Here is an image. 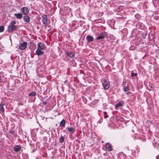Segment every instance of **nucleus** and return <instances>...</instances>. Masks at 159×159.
I'll return each instance as SVG.
<instances>
[{"mask_svg": "<svg viewBox=\"0 0 159 159\" xmlns=\"http://www.w3.org/2000/svg\"><path fill=\"white\" fill-rule=\"evenodd\" d=\"M16 24V21L15 20H13L11 22L8 29V30L9 32L11 33L14 30L17 29V26L15 25Z\"/></svg>", "mask_w": 159, "mask_h": 159, "instance_id": "1", "label": "nucleus"}, {"mask_svg": "<svg viewBox=\"0 0 159 159\" xmlns=\"http://www.w3.org/2000/svg\"><path fill=\"white\" fill-rule=\"evenodd\" d=\"M102 85L105 89H108L110 86L109 81L106 79L103 80L102 82Z\"/></svg>", "mask_w": 159, "mask_h": 159, "instance_id": "2", "label": "nucleus"}, {"mask_svg": "<svg viewBox=\"0 0 159 159\" xmlns=\"http://www.w3.org/2000/svg\"><path fill=\"white\" fill-rule=\"evenodd\" d=\"M27 43L26 42H23L20 43L19 48L21 50H24L27 48Z\"/></svg>", "mask_w": 159, "mask_h": 159, "instance_id": "3", "label": "nucleus"}, {"mask_svg": "<svg viewBox=\"0 0 159 159\" xmlns=\"http://www.w3.org/2000/svg\"><path fill=\"white\" fill-rule=\"evenodd\" d=\"M38 49L42 50L45 48V45L42 43H39L38 44Z\"/></svg>", "mask_w": 159, "mask_h": 159, "instance_id": "4", "label": "nucleus"}, {"mask_svg": "<svg viewBox=\"0 0 159 159\" xmlns=\"http://www.w3.org/2000/svg\"><path fill=\"white\" fill-rule=\"evenodd\" d=\"M47 18L48 17L46 15H44L42 16V20L43 23L45 25H46L48 24Z\"/></svg>", "mask_w": 159, "mask_h": 159, "instance_id": "5", "label": "nucleus"}, {"mask_svg": "<svg viewBox=\"0 0 159 159\" xmlns=\"http://www.w3.org/2000/svg\"><path fill=\"white\" fill-rule=\"evenodd\" d=\"M22 13L25 15H27L29 13V10L26 7H23L21 9Z\"/></svg>", "mask_w": 159, "mask_h": 159, "instance_id": "6", "label": "nucleus"}, {"mask_svg": "<svg viewBox=\"0 0 159 159\" xmlns=\"http://www.w3.org/2000/svg\"><path fill=\"white\" fill-rule=\"evenodd\" d=\"M106 149L109 151H111L112 149V146L110 143H107L105 144Z\"/></svg>", "mask_w": 159, "mask_h": 159, "instance_id": "7", "label": "nucleus"}, {"mask_svg": "<svg viewBox=\"0 0 159 159\" xmlns=\"http://www.w3.org/2000/svg\"><path fill=\"white\" fill-rule=\"evenodd\" d=\"M44 52L42 51L41 50L39 49H37L35 52V54L38 55V56L42 55L44 54Z\"/></svg>", "mask_w": 159, "mask_h": 159, "instance_id": "8", "label": "nucleus"}, {"mask_svg": "<svg viewBox=\"0 0 159 159\" xmlns=\"http://www.w3.org/2000/svg\"><path fill=\"white\" fill-rule=\"evenodd\" d=\"M23 19L24 21L27 23H28L30 21V18L28 16L25 15L24 16Z\"/></svg>", "mask_w": 159, "mask_h": 159, "instance_id": "9", "label": "nucleus"}, {"mask_svg": "<svg viewBox=\"0 0 159 159\" xmlns=\"http://www.w3.org/2000/svg\"><path fill=\"white\" fill-rule=\"evenodd\" d=\"M5 106V103L3 102H2L0 104V111H2L3 113L4 112V109L3 106Z\"/></svg>", "mask_w": 159, "mask_h": 159, "instance_id": "10", "label": "nucleus"}, {"mask_svg": "<svg viewBox=\"0 0 159 159\" xmlns=\"http://www.w3.org/2000/svg\"><path fill=\"white\" fill-rule=\"evenodd\" d=\"M86 39L89 42L92 41L93 40V38L91 35H87L86 37Z\"/></svg>", "mask_w": 159, "mask_h": 159, "instance_id": "11", "label": "nucleus"}, {"mask_svg": "<svg viewBox=\"0 0 159 159\" xmlns=\"http://www.w3.org/2000/svg\"><path fill=\"white\" fill-rule=\"evenodd\" d=\"M66 53L68 57L71 58L72 57L75 55V53L71 52H66Z\"/></svg>", "mask_w": 159, "mask_h": 159, "instance_id": "12", "label": "nucleus"}, {"mask_svg": "<svg viewBox=\"0 0 159 159\" xmlns=\"http://www.w3.org/2000/svg\"><path fill=\"white\" fill-rule=\"evenodd\" d=\"M104 34L103 33L100 34L98 35V37L97 38V39H103L104 37Z\"/></svg>", "mask_w": 159, "mask_h": 159, "instance_id": "13", "label": "nucleus"}, {"mask_svg": "<svg viewBox=\"0 0 159 159\" xmlns=\"http://www.w3.org/2000/svg\"><path fill=\"white\" fill-rule=\"evenodd\" d=\"M14 15L18 19H21L23 17L21 13H15Z\"/></svg>", "mask_w": 159, "mask_h": 159, "instance_id": "14", "label": "nucleus"}, {"mask_svg": "<svg viewBox=\"0 0 159 159\" xmlns=\"http://www.w3.org/2000/svg\"><path fill=\"white\" fill-rule=\"evenodd\" d=\"M21 149V147L18 145L16 146L14 148V150L15 151L18 152Z\"/></svg>", "mask_w": 159, "mask_h": 159, "instance_id": "15", "label": "nucleus"}, {"mask_svg": "<svg viewBox=\"0 0 159 159\" xmlns=\"http://www.w3.org/2000/svg\"><path fill=\"white\" fill-rule=\"evenodd\" d=\"M123 104V102L122 101L120 102L117 104L115 106V107H118L122 106Z\"/></svg>", "mask_w": 159, "mask_h": 159, "instance_id": "16", "label": "nucleus"}, {"mask_svg": "<svg viewBox=\"0 0 159 159\" xmlns=\"http://www.w3.org/2000/svg\"><path fill=\"white\" fill-rule=\"evenodd\" d=\"M36 93L35 92H33L32 93H30L28 94V95L29 96H33L34 97L36 95Z\"/></svg>", "mask_w": 159, "mask_h": 159, "instance_id": "17", "label": "nucleus"}, {"mask_svg": "<svg viewBox=\"0 0 159 159\" xmlns=\"http://www.w3.org/2000/svg\"><path fill=\"white\" fill-rule=\"evenodd\" d=\"M65 121L64 120H63L61 122L60 126L61 127H63L65 126Z\"/></svg>", "mask_w": 159, "mask_h": 159, "instance_id": "18", "label": "nucleus"}, {"mask_svg": "<svg viewBox=\"0 0 159 159\" xmlns=\"http://www.w3.org/2000/svg\"><path fill=\"white\" fill-rule=\"evenodd\" d=\"M68 130L72 133H73L75 131V129L72 127L68 128Z\"/></svg>", "mask_w": 159, "mask_h": 159, "instance_id": "19", "label": "nucleus"}, {"mask_svg": "<svg viewBox=\"0 0 159 159\" xmlns=\"http://www.w3.org/2000/svg\"><path fill=\"white\" fill-rule=\"evenodd\" d=\"M64 138L62 136L59 139V142L60 143H62L64 142Z\"/></svg>", "mask_w": 159, "mask_h": 159, "instance_id": "20", "label": "nucleus"}, {"mask_svg": "<svg viewBox=\"0 0 159 159\" xmlns=\"http://www.w3.org/2000/svg\"><path fill=\"white\" fill-rule=\"evenodd\" d=\"M103 114L104 115V118H107L108 117V116L107 114V112H104Z\"/></svg>", "mask_w": 159, "mask_h": 159, "instance_id": "21", "label": "nucleus"}, {"mask_svg": "<svg viewBox=\"0 0 159 159\" xmlns=\"http://www.w3.org/2000/svg\"><path fill=\"white\" fill-rule=\"evenodd\" d=\"M4 30V27L3 26L0 27V32H3Z\"/></svg>", "mask_w": 159, "mask_h": 159, "instance_id": "22", "label": "nucleus"}, {"mask_svg": "<svg viewBox=\"0 0 159 159\" xmlns=\"http://www.w3.org/2000/svg\"><path fill=\"white\" fill-rule=\"evenodd\" d=\"M129 88L128 87L124 86L123 88V90L124 91L126 92L129 90Z\"/></svg>", "mask_w": 159, "mask_h": 159, "instance_id": "23", "label": "nucleus"}, {"mask_svg": "<svg viewBox=\"0 0 159 159\" xmlns=\"http://www.w3.org/2000/svg\"><path fill=\"white\" fill-rule=\"evenodd\" d=\"M137 75V74L136 73H132L131 74V76L134 77V76H136Z\"/></svg>", "mask_w": 159, "mask_h": 159, "instance_id": "24", "label": "nucleus"}, {"mask_svg": "<svg viewBox=\"0 0 159 159\" xmlns=\"http://www.w3.org/2000/svg\"><path fill=\"white\" fill-rule=\"evenodd\" d=\"M146 34H145L144 33H143L142 34V36L143 37V38H145V37H146Z\"/></svg>", "mask_w": 159, "mask_h": 159, "instance_id": "25", "label": "nucleus"}, {"mask_svg": "<svg viewBox=\"0 0 159 159\" xmlns=\"http://www.w3.org/2000/svg\"><path fill=\"white\" fill-rule=\"evenodd\" d=\"M9 132L11 134H14V131H10Z\"/></svg>", "mask_w": 159, "mask_h": 159, "instance_id": "26", "label": "nucleus"}, {"mask_svg": "<svg viewBox=\"0 0 159 159\" xmlns=\"http://www.w3.org/2000/svg\"><path fill=\"white\" fill-rule=\"evenodd\" d=\"M35 98H34V99L32 101V102H34L35 101Z\"/></svg>", "mask_w": 159, "mask_h": 159, "instance_id": "27", "label": "nucleus"}, {"mask_svg": "<svg viewBox=\"0 0 159 159\" xmlns=\"http://www.w3.org/2000/svg\"><path fill=\"white\" fill-rule=\"evenodd\" d=\"M43 103L44 104H46V102H43Z\"/></svg>", "mask_w": 159, "mask_h": 159, "instance_id": "28", "label": "nucleus"}, {"mask_svg": "<svg viewBox=\"0 0 159 159\" xmlns=\"http://www.w3.org/2000/svg\"><path fill=\"white\" fill-rule=\"evenodd\" d=\"M34 47L36 48V45L35 44H34Z\"/></svg>", "mask_w": 159, "mask_h": 159, "instance_id": "29", "label": "nucleus"}, {"mask_svg": "<svg viewBox=\"0 0 159 159\" xmlns=\"http://www.w3.org/2000/svg\"><path fill=\"white\" fill-rule=\"evenodd\" d=\"M102 142L103 143V141H102Z\"/></svg>", "mask_w": 159, "mask_h": 159, "instance_id": "30", "label": "nucleus"}]
</instances>
